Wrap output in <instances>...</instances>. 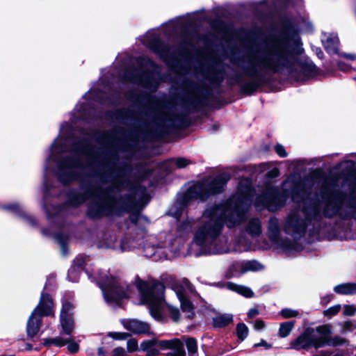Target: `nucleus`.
Wrapping results in <instances>:
<instances>
[{"instance_id": "nucleus-1", "label": "nucleus", "mask_w": 356, "mask_h": 356, "mask_svg": "<svg viewBox=\"0 0 356 356\" xmlns=\"http://www.w3.org/2000/svg\"><path fill=\"white\" fill-rule=\"evenodd\" d=\"M119 143L114 131L76 130L68 122L60 125L44 162V209L49 220L67 206L50 211L47 201L50 190L47 177L51 174L63 184L74 181L81 183L79 191L69 193L67 205L76 207L92 198L87 211L90 218L120 215L142 208L149 201L146 188L140 185L131 187L129 195L121 194L129 184L125 181V169H118L115 163Z\"/></svg>"}, {"instance_id": "nucleus-2", "label": "nucleus", "mask_w": 356, "mask_h": 356, "mask_svg": "<svg viewBox=\"0 0 356 356\" xmlns=\"http://www.w3.org/2000/svg\"><path fill=\"white\" fill-rule=\"evenodd\" d=\"M303 51L299 33L291 25L282 37L253 46L241 59V69L251 79L241 84L242 92L252 94L270 74L284 71L291 74L300 71L305 76L315 74L316 67L310 59L298 60Z\"/></svg>"}, {"instance_id": "nucleus-3", "label": "nucleus", "mask_w": 356, "mask_h": 356, "mask_svg": "<svg viewBox=\"0 0 356 356\" xmlns=\"http://www.w3.org/2000/svg\"><path fill=\"white\" fill-rule=\"evenodd\" d=\"M254 191L248 179L239 181L236 193L226 201L208 204L201 218L188 250L195 257L229 252L227 238L223 236L225 225L233 227L248 216V209L254 198Z\"/></svg>"}, {"instance_id": "nucleus-4", "label": "nucleus", "mask_w": 356, "mask_h": 356, "mask_svg": "<svg viewBox=\"0 0 356 356\" xmlns=\"http://www.w3.org/2000/svg\"><path fill=\"white\" fill-rule=\"evenodd\" d=\"M310 196L300 177L291 175L282 183L281 190L272 185L267 186L257 197L254 206L257 210L267 209L275 211L285 204L289 197L298 203V207L286 216L282 225L285 234L291 236L292 241L298 244L296 241L305 236L310 225L315 228L321 218L320 202Z\"/></svg>"}, {"instance_id": "nucleus-5", "label": "nucleus", "mask_w": 356, "mask_h": 356, "mask_svg": "<svg viewBox=\"0 0 356 356\" xmlns=\"http://www.w3.org/2000/svg\"><path fill=\"white\" fill-rule=\"evenodd\" d=\"M206 19L204 9L196 10L149 30L139 40L165 61L174 59L192 43L197 26Z\"/></svg>"}, {"instance_id": "nucleus-6", "label": "nucleus", "mask_w": 356, "mask_h": 356, "mask_svg": "<svg viewBox=\"0 0 356 356\" xmlns=\"http://www.w3.org/2000/svg\"><path fill=\"white\" fill-rule=\"evenodd\" d=\"M229 179V174L223 173L215 177H208L195 183L178 198L175 204L169 209L168 214L179 219L182 209L192 201L197 200L204 201L210 195L221 193Z\"/></svg>"}, {"instance_id": "nucleus-7", "label": "nucleus", "mask_w": 356, "mask_h": 356, "mask_svg": "<svg viewBox=\"0 0 356 356\" xmlns=\"http://www.w3.org/2000/svg\"><path fill=\"white\" fill-rule=\"evenodd\" d=\"M115 92L111 86L104 83L100 88H92L86 92L81 101L75 106L70 113V120L75 124L79 120H88L95 113L96 103L102 104H113L115 101L111 99Z\"/></svg>"}, {"instance_id": "nucleus-8", "label": "nucleus", "mask_w": 356, "mask_h": 356, "mask_svg": "<svg viewBox=\"0 0 356 356\" xmlns=\"http://www.w3.org/2000/svg\"><path fill=\"white\" fill-rule=\"evenodd\" d=\"M331 326L323 325L316 327H307L296 339L289 343V348L296 350L316 349L325 346H338L345 343V340L339 337L330 339Z\"/></svg>"}, {"instance_id": "nucleus-9", "label": "nucleus", "mask_w": 356, "mask_h": 356, "mask_svg": "<svg viewBox=\"0 0 356 356\" xmlns=\"http://www.w3.org/2000/svg\"><path fill=\"white\" fill-rule=\"evenodd\" d=\"M136 68L129 67L122 74L120 73L119 80L131 82L143 88L154 90L157 88L159 67L147 57H138L136 60Z\"/></svg>"}, {"instance_id": "nucleus-10", "label": "nucleus", "mask_w": 356, "mask_h": 356, "mask_svg": "<svg viewBox=\"0 0 356 356\" xmlns=\"http://www.w3.org/2000/svg\"><path fill=\"white\" fill-rule=\"evenodd\" d=\"M136 286L140 293L141 302L148 305L151 316L156 321L161 320L165 305L163 284L160 282L150 284L137 280Z\"/></svg>"}, {"instance_id": "nucleus-11", "label": "nucleus", "mask_w": 356, "mask_h": 356, "mask_svg": "<svg viewBox=\"0 0 356 356\" xmlns=\"http://www.w3.org/2000/svg\"><path fill=\"white\" fill-rule=\"evenodd\" d=\"M86 273L92 281H97L106 302L108 304L118 305L121 299L128 298L131 293L132 286L110 277L106 273L98 278L92 277L88 272Z\"/></svg>"}, {"instance_id": "nucleus-12", "label": "nucleus", "mask_w": 356, "mask_h": 356, "mask_svg": "<svg viewBox=\"0 0 356 356\" xmlns=\"http://www.w3.org/2000/svg\"><path fill=\"white\" fill-rule=\"evenodd\" d=\"M53 313V300L49 295L42 293L38 306L29 318L26 331L28 336L33 337L40 330L42 317Z\"/></svg>"}, {"instance_id": "nucleus-13", "label": "nucleus", "mask_w": 356, "mask_h": 356, "mask_svg": "<svg viewBox=\"0 0 356 356\" xmlns=\"http://www.w3.org/2000/svg\"><path fill=\"white\" fill-rule=\"evenodd\" d=\"M268 234L270 241L278 249L285 252H291L299 250L298 245L288 238L280 237V226L278 218L272 217L268 223Z\"/></svg>"}, {"instance_id": "nucleus-14", "label": "nucleus", "mask_w": 356, "mask_h": 356, "mask_svg": "<svg viewBox=\"0 0 356 356\" xmlns=\"http://www.w3.org/2000/svg\"><path fill=\"white\" fill-rule=\"evenodd\" d=\"M329 182L330 181L327 180L323 184V191L327 195L323 210V215L327 218L339 215L341 217L346 218V211H343L342 209L343 200L341 197L332 194L337 191L334 187L327 188Z\"/></svg>"}, {"instance_id": "nucleus-15", "label": "nucleus", "mask_w": 356, "mask_h": 356, "mask_svg": "<svg viewBox=\"0 0 356 356\" xmlns=\"http://www.w3.org/2000/svg\"><path fill=\"white\" fill-rule=\"evenodd\" d=\"M140 243L129 238H124L120 245H118L117 237L115 234L106 233L97 242V247L100 249H112L124 252L136 248Z\"/></svg>"}, {"instance_id": "nucleus-16", "label": "nucleus", "mask_w": 356, "mask_h": 356, "mask_svg": "<svg viewBox=\"0 0 356 356\" xmlns=\"http://www.w3.org/2000/svg\"><path fill=\"white\" fill-rule=\"evenodd\" d=\"M168 241H159L154 236L149 237L144 243L145 256L155 261L168 258L169 247Z\"/></svg>"}, {"instance_id": "nucleus-17", "label": "nucleus", "mask_w": 356, "mask_h": 356, "mask_svg": "<svg viewBox=\"0 0 356 356\" xmlns=\"http://www.w3.org/2000/svg\"><path fill=\"white\" fill-rule=\"evenodd\" d=\"M264 269V266L257 260L234 261L227 273L228 277L245 274L248 272H257Z\"/></svg>"}, {"instance_id": "nucleus-18", "label": "nucleus", "mask_w": 356, "mask_h": 356, "mask_svg": "<svg viewBox=\"0 0 356 356\" xmlns=\"http://www.w3.org/2000/svg\"><path fill=\"white\" fill-rule=\"evenodd\" d=\"M160 348L161 350L170 349L166 356H186L183 343L177 339L172 340H161Z\"/></svg>"}, {"instance_id": "nucleus-19", "label": "nucleus", "mask_w": 356, "mask_h": 356, "mask_svg": "<svg viewBox=\"0 0 356 356\" xmlns=\"http://www.w3.org/2000/svg\"><path fill=\"white\" fill-rule=\"evenodd\" d=\"M45 345L54 344L58 347H62L67 345V350L71 353H76L79 349V344L75 341L73 336L70 337H57L55 338L47 339L44 342Z\"/></svg>"}, {"instance_id": "nucleus-20", "label": "nucleus", "mask_w": 356, "mask_h": 356, "mask_svg": "<svg viewBox=\"0 0 356 356\" xmlns=\"http://www.w3.org/2000/svg\"><path fill=\"white\" fill-rule=\"evenodd\" d=\"M1 209L8 212L18 215L22 220H24L26 223L30 226L34 227L36 225L35 219L31 216L26 213L22 207L17 202H13L3 205Z\"/></svg>"}, {"instance_id": "nucleus-21", "label": "nucleus", "mask_w": 356, "mask_h": 356, "mask_svg": "<svg viewBox=\"0 0 356 356\" xmlns=\"http://www.w3.org/2000/svg\"><path fill=\"white\" fill-rule=\"evenodd\" d=\"M122 325L125 329L134 334H149L150 327L148 323L136 319L123 320Z\"/></svg>"}, {"instance_id": "nucleus-22", "label": "nucleus", "mask_w": 356, "mask_h": 356, "mask_svg": "<svg viewBox=\"0 0 356 356\" xmlns=\"http://www.w3.org/2000/svg\"><path fill=\"white\" fill-rule=\"evenodd\" d=\"M215 285L219 288H223L232 291H234L245 298H252L254 296V292L245 286L236 284L231 282H217Z\"/></svg>"}, {"instance_id": "nucleus-23", "label": "nucleus", "mask_w": 356, "mask_h": 356, "mask_svg": "<svg viewBox=\"0 0 356 356\" xmlns=\"http://www.w3.org/2000/svg\"><path fill=\"white\" fill-rule=\"evenodd\" d=\"M322 43L330 54L338 53V46L339 44V40L337 34L334 33H324L321 37Z\"/></svg>"}, {"instance_id": "nucleus-24", "label": "nucleus", "mask_w": 356, "mask_h": 356, "mask_svg": "<svg viewBox=\"0 0 356 356\" xmlns=\"http://www.w3.org/2000/svg\"><path fill=\"white\" fill-rule=\"evenodd\" d=\"M173 290L180 302L182 312L187 313L188 317H192L193 315V305L192 302L186 298L185 293L181 289L175 286Z\"/></svg>"}, {"instance_id": "nucleus-25", "label": "nucleus", "mask_w": 356, "mask_h": 356, "mask_svg": "<svg viewBox=\"0 0 356 356\" xmlns=\"http://www.w3.org/2000/svg\"><path fill=\"white\" fill-rule=\"evenodd\" d=\"M161 340L148 339L143 341L140 345V350L145 352L147 356H156L159 354L160 342Z\"/></svg>"}, {"instance_id": "nucleus-26", "label": "nucleus", "mask_w": 356, "mask_h": 356, "mask_svg": "<svg viewBox=\"0 0 356 356\" xmlns=\"http://www.w3.org/2000/svg\"><path fill=\"white\" fill-rule=\"evenodd\" d=\"M333 291L339 295L354 296L356 295V283L346 282L336 285Z\"/></svg>"}, {"instance_id": "nucleus-27", "label": "nucleus", "mask_w": 356, "mask_h": 356, "mask_svg": "<svg viewBox=\"0 0 356 356\" xmlns=\"http://www.w3.org/2000/svg\"><path fill=\"white\" fill-rule=\"evenodd\" d=\"M61 334L66 335V337L72 336V333L74 328V321L73 316H67V317L63 314L60 316Z\"/></svg>"}, {"instance_id": "nucleus-28", "label": "nucleus", "mask_w": 356, "mask_h": 356, "mask_svg": "<svg viewBox=\"0 0 356 356\" xmlns=\"http://www.w3.org/2000/svg\"><path fill=\"white\" fill-rule=\"evenodd\" d=\"M247 232L252 236H258L261 233V222L257 218H251L246 226Z\"/></svg>"}, {"instance_id": "nucleus-29", "label": "nucleus", "mask_w": 356, "mask_h": 356, "mask_svg": "<svg viewBox=\"0 0 356 356\" xmlns=\"http://www.w3.org/2000/svg\"><path fill=\"white\" fill-rule=\"evenodd\" d=\"M86 263V258L82 255L77 256L73 261V264L68 270L67 277L72 282H76V277H72L74 272L77 269L81 270Z\"/></svg>"}, {"instance_id": "nucleus-30", "label": "nucleus", "mask_w": 356, "mask_h": 356, "mask_svg": "<svg viewBox=\"0 0 356 356\" xmlns=\"http://www.w3.org/2000/svg\"><path fill=\"white\" fill-rule=\"evenodd\" d=\"M54 238L60 248L62 254L66 256L68 253L67 241L69 236L63 232H60L54 234Z\"/></svg>"}, {"instance_id": "nucleus-31", "label": "nucleus", "mask_w": 356, "mask_h": 356, "mask_svg": "<svg viewBox=\"0 0 356 356\" xmlns=\"http://www.w3.org/2000/svg\"><path fill=\"white\" fill-rule=\"evenodd\" d=\"M233 321V316L232 314H225L217 316L213 318V323L215 327H222L227 325Z\"/></svg>"}, {"instance_id": "nucleus-32", "label": "nucleus", "mask_w": 356, "mask_h": 356, "mask_svg": "<svg viewBox=\"0 0 356 356\" xmlns=\"http://www.w3.org/2000/svg\"><path fill=\"white\" fill-rule=\"evenodd\" d=\"M295 323V321L282 323L279 328V335L282 338L288 337L294 327Z\"/></svg>"}, {"instance_id": "nucleus-33", "label": "nucleus", "mask_w": 356, "mask_h": 356, "mask_svg": "<svg viewBox=\"0 0 356 356\" xmlns=\"http://www.w3.org/2000/svg\"><path fill=\"white\" fill-rule=\"evenodd\" d=\"M205 77L209 79L211 83L219 84L223 81L224 74L222 72H216L212 70L207 74Z\"/></svg>"}, {"instance_id": "nucleus-34", "label": "nucleus", "mask_w": 356, "mask_h": 356, "mask_svg": "<svg viewBox=\"0 0 356 356\" xmlns=\"http://www.w3.org/2000/svg\"><path fill=\"white\" fill-rule=\"evenodd\" d=\"M186 346L190 356H197V341L194 338H188L186 340Z\"/></svg>"}, {"instance_id": "nucleus-35", "label": "nucleus", "mask_w": 356, "mask_h": 356, "mask_svg": "<svg viewBox=\"0 0 356 356\" xmlns=\"http://www.w3.org/2000/svg\"><path fill=\"white\" fill-rule=\"evenodd\" d=\"M346 218H353L356 219V199L351 200L347 205V211H346Z\"/></svg>"}, {"instance_id": "nucleus-36", "label": "nucleus", "mask_w": 356, "mask_h": 356, "mask_svg": "<svg viewBox=\"0 0 356 356\" xmlns=\"http://www.w3.org/2000/svg\"><path fill=\"white\" fill-rule=\"evenodd\" d=\"M236 332L238 339L243 341L248 335V328L244 323H238L236 327Z\"/></svg>"}, {"instance_id": "nucleus-37", "label": "nucleus", "mask_w": 356, "mask_h": 356, "mask_svg": "<svg viewBox=\"0 0 356 356\" xmlns=\"http://www.w3.org/2000/svg\"><path fill=\"white\" fill-rule=\"evenodd\" d=\"M63 314L66 317L67 316H73V305L70 302H63L60 316H62Z\"/></svg>"}, {"instance_id": "nucleus-38", "label": "nucleus", "mask_w": 356, "mask_h": 356, "mask_svg": "<svg viewBox=\"0 0 356 356\" xmlns=\"http://www.w3.org/2000/svg\"><path fill=\"white\" fill-rule=\"evenodd\" d=\"M280 314L284 318H290L299 316V312L297 310L291 309L289 308H284L281 310Z\"/></svg>"}, {"instance_id": "nucleus-39", "label": "nucleus", "mask_w": 356, "mask_h": 356, "mask_svg": "<svg viewBox=\"0 0 356 356\" xmlns=\"http://www.w3.org/2000/svg\"><path fill=\"white\" fill-rule=\"evenodd\" d=\"M236 243L235 251L243 252L247 250L249 248V243L245 238H243V241L238 240Z\"/></svg>"}, {"instance_id": "nucleus-40", "label": "nucleus", "mask_w": 356, "mask_h": 356, "mask_svg": "<svg viewBox=\"0 0 356 356\" xmlns=\"http://www.w3.org/2000/svg\"><path fill=\"white\" fill-rule=\"evenodd\" d=\"M341 308V305H335L325 310L323 314L325 316L332 317V316L337 314L340 311Z\"/></svg>"}, {"instance_id": "nucleus-41", "label": "nucleus", "mask_w": 356, "mask_h": 356, "mask_svg": "<svg viewBox=\"0 0 356 356\" xmlns=\"http://www.w3.org/2000/svg\"><path fill=\"white\" fill-rule=\"evenodd\" d=\"M138 348V341L134 339H130L127 342V349L129 353H133Z\"/></svg>"}, {"instance_id": "nucleus-42", "label": "nucleus", "mask_w": 356, "mask_h": 356, "mask_svg": "<svg viewBox=\"0 0 356 356\" xmlns=\"http://www.w3.org/2000/svg\"><path fill=\"white\" fill-rule=\"evenodd\" d=\"M167 307L172 318L175 321H177L179 318V310L178 309V308L173 307L170 305H168Z\"/></svg>"}, {"instance_id": "nucleus-43", "label": "nucleus", "mask_w": 356, "mask_h": 356, "mask_svg": "<svg viewBox=\"0 0 356 356\" xmlns=\"http://www.w3.org/2000/svg\"><path fill=\"white\" fill-rule=\"evenodd\" d=\"M108 336L116 340H125L129 335L127 332H110Z\"/></svg>"}, {"instance_id": "nucleus-44", "label": "nucleus", "mask_w": 356, "mask_h": 356, "mask_svg": "<svg viewBox=\"0 0 356 356\" xmlns=\"http://www.w3.org/2000/svg\"><path fill=\"white\" fill-rule=\"evenodd\" d=\"M356 328V322L348 321L343 323V330L344 332H350Z\"/></svg>"}, {"instance_id": "nucleus-45", "label": "nucleus", "mask_w": 356, "mask_h": 356, "mask_svg": "<svg viewBox=\"0 0 356 356\" xmlns=\"http://www.w3.org/2000/svg\"><path fill=\"white\" fill-rule=\"evenodd\" d=\"M301 29L304 32L310 33H312L314 31V26L311 22L305 21L302 23Z\"/></svg>"}, {"instance_id": "nucleus-46", "label": "nucleus", "mask_w": 356, "mask_h": 356, "mask_svg": "<svg viewBox=\"0 0 356 356\" xmlns=\"http://www.w3.org/2000/svg\"><path fill=\"white\" fill-rule=\"evenodd\" d=\"M275 150L276 153L282 158H284L287 156V152H286L284 146L280 144H277L275 147Z\"/></svg>"}, {"instance_id": "nucleus-47", "label": "nucleus", "mask_w": 356, "mask_h": 356, "mask_svg": "<svg viewBox=\"0 0 356 356\" xmlns=\"http://www.w3.org/2000/svg\"><path fill=\"white\" fill-rule=\"evenodd\" d=\"M356 313V308L353 305H345L343 314L346 316H353Z\"/></svg>"}, {"instance_id": "nucleus-48", "label": "nucleus", "mask_w": 356, "mask_h": 356, "mask_svg": "<svg viewBox=\"0 0 356 356\" xmlns=\"http://www.w3.org/2000/svg\"><path fill=\"white\" fill-rule=\"evenodd\" d=\"M140 220H147V218L140 213H134L131 216V221L133 223L136 225Z\"/></svg>"}, {"instance_id": "nucleus-49", "label": "nucleus", "mask_w": 356, "mask_h": 356, "mask_svg": "<svg viewBox=\"0 0 356 356\" xmlns=\"http://www.w3.org/2000/svg\"><path fill=\"white\" fill-rule=\"evenodd\" d=\"M346 165V168H353L355 166V163L352 161H345L341 163H338L335 166L336 170H339L341 166Z\"/></svg>"}, {"instance_id": "nucleus-50", "label": "nucleus", "mask_w": 356, "mask_h": 356, "mask_svg": "<svg viewBox=\"0 0 356 356\" xmlns=\"http://www.w3.org/2000/svg\"><path fill=\"white\" fill-rule=\"evenodd\" d=\"M339 56L349 60H356V54L353 53L339 52Z\"/></svg>"}, {"instance_id": "nucleus-51", "label": "nucleus", "mask_w": 356, "mask_h": 356, "mask_svg": "<svg viewBox=\"0 0 356 356\" xmlns=\"http://www.w3.org/2000/svg\"><path fill=\"white\" fill-rule=\"evenodd\" d=\"M175 164L178 168H183L188 164V161L184 158H178L175 160Z\"/></svg>"}, {"instance_id": "nucleus-52", "label": "nucleus", "mask_w": 356, "mask_h": 356, "mask_svg": "<svg viewBox=\"0 0 356 356\" xmlns=\"http://www.w3.org/2000/svg\"><path fill=\"white\" fill-rule=\"evenodd\" d=\"M279 175H280L279 169L277 168H274L271 169L270 170H269L266 173V175L268 178L273 179V178L278 177Z\"/></svg>"}, {"instance_id": "nucleus-53", "label": "nucleus", "mask_w": 356, "mask_h": 356, "mask_svg": "<svg viewBox=\"0 0 356 356\" xmlns=\"http://www.w3.org/2000/svg\"><path fill=\"white\" fill-rule=\"evenodd\" d=\"M293 0H271V3L274 6L285 5L292 3Z\"/></svg>"}, {"instance_id": "nucleus-54", "label": "nucleus", "mask_w": 356, "mask_h": 356, "mask_svg": "<svg viewBox=\"0 0 356 356\" xmlns=\"http://www.w3.org/2000/svg\"><path fill=\"white\" fill-rule=\"evenodd\" d=\"M113 356H127V353L123 348H116L113 350Z\"/></svg>"}, {"instance_id": "nucleus-55", "label": "nucleus", "mask_w": 356, "mask_h": 356, "mask_svg": "<svg viewBox=\"0 0 356 356\" xmlns=\"http://www.w3.org/2000/svg\"><path fill=\"white\" fill-rule=\"evenodd\" d=\"M259 346H263L266 349H269L271 348V345L270 343H268L265 340L261 339V341L258 343H255L254 345V347H259Z\"/></svg>"}, {"instance_id": "nucleus-56", "label": "nucleus", "mask_w": 356, "mask_h": 356, "mask_svg": "<svg viewBox=\"0 0 356 356\" xmlns=\"http://www.w3.org/2000/svg\"><path fill=\"white\" fill-rule=\"evenodd\" d=\"M264 322L261 320H257L254 323V327L257 330H260L264 327Z\"/></svg>"}, {"instance_id": "nucleus-57", "label": "nucleus", "mask_w": 356, "mask_h": 356, "mask_svg": "<svg viewBox=\"0 0 356 356\" xmlns=\"http://www.w3.org/2000/svg\"><path fill=\"white\" fill-rule=\"evenodd\" d=\"M259 314V311L257 309H250L248 312V316L252 318L256 316Z\"/></svg>"}, {"instance_id": "nucleus-58", "label": "nucleus", "mask_w": 356, "mask_h": 356, "mask_svg": "<svg viewBox=\"0 0 356 356\" xmlns=\"http://www.w3.org/2000/svg\"><path fill=\"white\" fill-rule=\"evenodd\" d=\"M315 51L318 58H322L323 57V52L320 48H316Z\"/></svg>"}, {"instance_id": "nucleus-59", "label": "nucleus", "mask_w": 356, "mask_h": 356, "mask_svg": "<svg viewBox=\"0 0 356 356\" xmlns=\"http://www.w3.org/2000/svg\"><path fill=\"white\" fill-rule=\"evenodd\" d=\"M42 233L44 236H50L51 235V232H49V230L46 229H42Z\"/></svg>"}, {"instance_id": "nucleus-60", "label": "nucleus", "mask_w": 356, "mask_h": 356, "mask_svg": "<svg viewBox=\"0 0 356 356\" xmlns=\"http://www.w3.org/2000/svg\"><path fill=\"white\" fill-rule=\"evenodd\" d=\"M80 272H81V270L76 268V270L73 273L72 277H76V282L78 281L79 275Z\"/></svg>"}, {"instance_id": "nucleus-61", "label": "nucleus", "mask_w": 356, "mask_h": 356, "mask_svg": "<svg viewBox=\"0 0 356 356\" xmlns=\"http://www.w3.org/2000/svg\"><path fill=\"white\" fill-rule=\"evenodd\" d=\"M312 174H313V175H314V176H315V177H318V176H320V175L322 174V172H321V170H318V169H316V170H314V172H313V173H312Z\"/></svg>"}, {"instance_id": "nucleus-62", "label": "nucleus", "mask_w": 356, "mask_h": 356, "mask_svg": "<svg viewBox=\"0 0 356 356\" xmlns=\"http://www.w3.org/2000/svg\"><path fill=\"white\" fill-rule=\"evenodd\" d=\"M337 65H338V67H339L341 70H347V67H345V66L343 67V63H342V62H338V63H337Z\"/></svg>"}, {"instance_id": "nucleus-63", "label": "nucleus", "mask_w": 356, "mask_h": 356, "mask_svg": "<svg viewBox=\"0 0 356 356\" xmlns=\"http://www.w3.org/2000/svg\"><path fill=\"white\" fill-rule=\"evenodd\" d=\"M200 103L199 100H197V101L195 103V106H195V107H197V106H200Z\"/></svg>"}, {"instance_id": "nucleus-64", "label": "nucleus", "mask_w": 356, "mask_h": 356, "mask_svg": "<svg viewBox=\"0 0 356 356\" xmlns=\"http://www.w3.org/2000/svg\"><path fill=\"white\" fill-rule=\"evenodd\" d=\"M268 0H263L261 2L263 3H267Z\"/></svg>"}]
</instances>
